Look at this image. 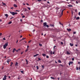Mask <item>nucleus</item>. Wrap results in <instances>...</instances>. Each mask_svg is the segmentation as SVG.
<instances>
[{"mask_svg":"<svg viewBox=\"0 0 80 80\" xmlns=\"http://www.w3.org/2000/svg\"><path fill=\"white\" fill-rule=\"evenodd\" d=\"M67 30L68 31V32H70V31L72 30V29H71L70 28H69V29L67 28Z\"/></svg>","mask_w":80,"mask_h":80,"instance_id":"obj_5","label":"nucleus"},{"mask_svg":"<svg viewBox=\"0 0 80 80\" xmlns=\"http://www.w3.org/2000/svg\"><path fill=\"white\" fill-rule=\"evenodd\" d=\"M21 72L22 73H23V71H21Z\"/></svg>","mask_w":80,"mask_h":80,"instance_id":"obj_34","label":"nucleus"},{"mask_svg":"<svg viewBox=\"0 0 80 80\" xmlns=\"http://www.w3.org/2000/svg\"><path fill=\"white\" fill-rule=\"evenodd\" d=\"M67 55H70V53L68 51H67Z\"/></svg>","mask_w":80,"mask_h":80,"instance_id":"obj_10","label":"nucleus"},{"mask_svg":"<svg viewBox=\"0 0 80 80\" xmlns=\"http://www.w3.org/2000/svg\"><path fill=\"white\" fill-rule=\"evenodd\" d=\"M58 63H62V62H61V61L60 59H59L58 61Z\"/></svg>","mask_w":80,"mask_h":80,"instance_id":"obj_16","label":"nucleus"},{"mask_svg":"<svg viewBox=\"0 0 80 80\" xmlns=\"http://www.w3.org/2000/svg\"><path fill=\"white\" fill-rule=\"evenodd\" d=\"M76 3H77V4L78 3V2H77V1H76Z\"/></svg>","mask_w":80,"mask_h":80,"instance_id":"obj_51","label":"nucleus"},{"mask_svg":"<svg viewBox=\"0 0 80 80\" xmlns=\"http://www.w3.org/2000/svg\"><path fill=\"white\" fill-rule=\"evenodd\" d=\"M53 54H55V52H53Z\"/></svg>","mask_w":80,"mask_h":80,"instance_id":"obj_54","label":"nucleus"},{"mask_svg":"<svg viewBox=\"0 0 80 80\" xmlns=\"http://www.w3.org/2000/svg\"><path fill=\"white\" fill-rule=\"evenodd\" d=\"M18 80H20V78L18 77Z\"/></svg>","mask_w":80,"mask_h":80,"instance_id":"obj_61","label":"nucleus"},{"mask_svg":"<svg viewBox=\"0 0 80 80\" xmlns=\"http://www.w3.org/2000/svg\"><path fill=\"white\" fill-rule=\"evenodd\" d=\"M69 63H70L71 64H72V63H73V62H70Z\"/></svg>","mask_w":80,"mask_h":80,"instance_id":"obj_36","label":"nucleus"},{"mask_svg":"<svg viewBox=\"0 0 80 80\" xmlns=\"http://www.w3.org/2000/svg\"><path fill=\"white\" fill-rule=\"evenodd\" d=\"M28 51V49H27L25 51V52H27Z\"/></svg>","mask_w":80,"mask_h":80,"instance_id":"obj_30","label":"nucleus"},{"mask_svg":"<svg viewBox=\"0 0 80 80\" xmlns=\"http://www.w3.org/2000/svg\"><path fill=\"white\" fill-rule=\"evenodd\" d=\"M46 27H47V28L49 27V25H46Z\"/></svg>","mask_w":80,"mask_h":80,"instance_id":"obj_28","label":"nucleus"},{"mask_svg":"<svg viewBox=\"0 0 80 80\" xmlns=\"http://www.w3.org/2000/svg\"><path fill=\"white\" fill-rule=\"evenodd\" d=\"M79 19H80V17H77L76 18V20H79Z\"/></svg>","mask_w":80,"mask_h":80,"instance_id":"obj_20","label":"nucleus"},{"mask_svg":"<svg viewBox=\"0 0 80 80\" xmlns=\"http://www.w3.org/2000/svg\"><path fill=\"white\" fill-rule=\"evenodd\" d=\"M7 77H6V75H5L4 77V79H5L6 80V79H7Z\"/></svg>","mask_w":80,"mask_h":80,"instance_id":"obj_23","label":"nucleus"},{"mask_svg":"<svg viewBox=\"0 0 80 80\" xmlns=\"http://www.w3.org/2000/svg\"><path fill=\"white\" fill-rule=\"evenodd\" d=\"M13 18V17H12V18H10V19H12Z\"/></svg>","mask_w":80,"mask_h":80,"instance_id":"obj_60","label":"nucleus"},{"mask_svg":"<svg viewBox=\"0 0 80 80\" xmlns=\"http://www.w3.org/2000/svg\"><path fill=\"white\" fill-rule=\"evenodd\" d=\"M55 47H56V46H54L53 48V50H55Z\"/></svg>","mask_w":80,"mask_h":80,"instance_id":"obj_29","label":"nucleus"},{"mask_svg":"<svg viewBox=\"0 0 80 80\" xmlns=\"http://www.w3.org/2000/svg\"><path fill=\"white\" fill-rule=\"evenodd\" d=\"M16 50V49H15V48H14L12 51V52L14 53L15 52V51Z\"/></svg>","mask_w":80,"mask_h":80,"instance_id":"obj_8","label":"nucleus"},{"mask_svg":"<svg viewBox=\"0 0 80 80\" xmlns=\"http://www.w3.org/2000/svg\"><path fill=\"white\" fill-rule=\"evenodd\" d=\"M76 70H78V67H77L76 68Z\"/></svg>","mask_w":80,"mask_h":80,"instance_id":"obj_38","label":"nucleus"},{"mask_svg":"<svg viewBox=\"0 0 80 80\" xmlns=\"http://www.w3.org/2000/svg\"><path fill=\"white\" fill-rule=\"evenodd\" d=\"M28 10H30V8L28 7Z\"/></svg>","mask_w":80,"mask_h":80,"instance_id":"obj_32","label":"nucleus"},{"mask_svg":"<svg viewBox=\"0 0 80 80\" xmlns=\"http://www.w3.org/2000/svg\"><path fill=\"white\" fill-rule=\"evenodd\" d=\"M5 17H8V14H5Z\"/></svg>","mask_w":80,"mask_h":80,"instance_id":"obj_14","label":"nucleus"},{"mask_svg":"<svg viewBox=\"0 0 80 80\" xmlns=\"http://www.w3.org/2000/svg\"><path fill=\"white\" fill-rule=\"evenodd\" d=\"M46 58H49V57H48V56H46Z\"/></svg>","mask_w":80,"mask_h":80,"instance_id":"obj_33","label":"nucleus"},{"mask_svg":"<svg viewBox=\"0 0 80 80\" xmlns=\"http://www.w3.org/2000/svg\"><path fill=\"white\" fill-rule=\"evenodd\" d=\"M38 60L40 61L41 60V59L40 58H38Z\"/></svg>","mask_w":80,"mask_h":80,"instance_id":"obj_37","label":"nucleus"},{"mask_svg":"<svg viewBox=\"0 0 80 80\" xmlns=\"http://www.w3.org/2000/svg\"><path fill=\"white\" fill-rule=\"evenodd\" d=\"M26 62H28V60H27V59H26Z\"/></svg>","mask_w":80,"mask_h":80,"instance_id":"obj_50","label":"nucleus"},{"mask_svg":"<svg viewBox=\"0 0 80 80\" xmlns=\"http://www.w3.org/2000/svg\"><path fill=\"white\" fill-rule=\"evenodd\" d=\"M23 52H22L21 53V55H22V54H23Z\"/></svg>","mask_w":80,"mask_h":80,"instance_id":"obj_58","label":"nucleus"},{"mask_svg":"<svg viewBox=\"0 0 80 80\" xmlns=\"http://www.w3.org/2000/svg\"><path fill=\"white\" fill-rule=\"evenodd\" d=\"M36 68H37V70H38L39 68L38 67V66H36Z\"/></svg>","mask_w":80,"mask_h":80,"instance_id":"obj_22","label":"nucleus"},{"mask_svg":"<svg viewBox=\"0 0 80 80\" xmlns=\"http://www.w3.org/2000/svg\"><path fill=\"white\" fill-rule=\"evenodd\" d=\"M65 9H64L63 10H62V12H61V14H62V15H63V10H64Z\"/></svg>","mask_w":80,"mask_h":80,"instance_id":"obj_15","label":"nucleus"},{"mask_svg":"<svg viewBox=\"0 0 80 80\" xmlns=\"http://www.w3.org/2000/svg\"><path fill=\"white\" fill-rule=\"evenodd\" d=\"M47 2L48 3H49V4L50 3V2H49L48 1Z\"/></svg>","mask_w":80,"mask_h":80,"instance_id":"obj_55","label":"nucleus"},{"mask_svg":"<svg viewBox=\"0 0 80 80\" xmlns=\"http://www.w3.org/2000/svg\"><path fill=\"white\" fill-rule=\"evenodd\" d=\"M2 6H4V5H6V4L5 3H4L3 2H2Z\"/></svg>","mask_w":80,"mask_h":80,"instance_id":"obj_11","label":"nucleus"},{"mask_svg":"<svg viewBox=\"0 0 80 80\" xmlns=\"http://www.w3.org/2000/svg\"><path fill=\"white\" fill-rule=\"evenodd\" d=\"M3 40H6L5 38H3Z\"/></svg>","mask_w":80,"mask_h":80,"instance_id":"obj_41","label":"nucleus"},{"mask_svg":"<svg viewBox=\"0 0 80 80\" xmlns=\"http://www.w3.org/2000/svg\"><path fill=\"white\" fill-rule=\"evenodd\" d=\"M13 63L12 62H11L10 67H12V65H13Z\"/></svg>","mask_w":80,"mask_h":80,"instance_id":"obj_13","label":"nucleus"},{"mask_svg":"<svg viewBox=\"0 0 80 80\" xmlns=\"http://www.w3.org/2000/svg\"><path fill=\"white\" fill-rule=\"evenodd\" d=\"M25 38H22V40H25Z\"/></svg>","mask_w":80,"mask_h":80,"instance_id":"obj_53","label":"nucleus"},{"mask_svg":"<svg viewBox=\"0 0 80 80\" xmlns=\"http://www.w3.org/2000/svg\"><path fill=\"white\" fill-rule=\"evenodd\" d=\"M3 80H5V79L3 78Z\"/></svg>","mask_w":80,"mask_h":80,"instance_id":"obj_64","label":"nucleus"},{"mask_svg":"<svg viewBox=\"0 0 80 80\" xmlns=\"http://www.w3.org/2000/svg\"><path fill=\"white\" fill-rule=\"evenodd\" d=\"M15 66L17 67V66H18V62H16L15 64Z\"/></svg>","mask_w":80,"mask_h":80,"instance_id":"obj_18","label":"nucleus"},{"mask_svg":"<svg viewBox=\"0 0 80 80\" xmlns=\"http://www.w3.org/2000/svg\"><path fill=\"white\" fill-rule=\"evenodd\" d=\"M70 45L71 47H73V44H72V43H70Z\"/></svg>","mask_w":80,"mask_h":80,"instance_id":"obj_9","label":"nucleus"},{"mask_svg":"<svg viewBox=\"0 0 80 80\" xmlns=\"http://www.w3.org/2000/svg\"><path fill=\"white\" fill-rule=\"evenodd\" d=\"M59 23H60V25H63V24L61 23V22H59Z\"/></svg>","mask_w":80,"mask_h":80,"instance_id":"obj_44","label":"nucleus"},{"mask_svg":"<svg viewBox=\"0 0 80 80\" xmlns=\"http://www.w3.org/2000/svg\"><path fill=\"white\" fill-rule=\"evenodd\" d=\"M13 6L15 7V8H17V5L16 4H14Z\"/></svg>","mask_w":80,"mask_h":80,"instance_id":"obj_4","label":"nucleus"},{"mask_svg":"<svg viewBox=\"0 0 80 80\" xmlns=\"http://www.w3.org/2000/svg\"><path fill=\"white\" fill-rule=\"evenodd\" d=\"M53 52L52 51L50 52V54H51V55H52V54H53Z\"/></svg>","mask_w":80,"mask_h":80,"instance_id":"obj_24","label":"nucleus"},{"mask_svg":"<svg viewBox=\"0 0 80 80\" xmlns=\"http://www.w3.org/2000/svg\"><path fill=\"white\" fill-rule=\"evenodd\" d=\"M2 35V33H0V36H1V35Z\"/></svg>","mask_w":80,"mask_h":80,"instance_id":"obj_46","label":"nucleus"},{"mask_svg":"<svg viewBox=\"0 0 80 80\" xmlns=\"http://www.w3.org/2000/svg\"><path fill=\"white\" fill-rule=\"evenodd\" d=\"M25 16H22V18H25Z\"/></svg>","mask_w":80,"mask_h":80,"instance_id":"obj_39","label":"nucleus"},{"mask_svg":"<svg viewBox=\"0 0 80 80\" xmlns=\"http://www.w3.org/2000/svg\"><path fill=\"white\" fill-rule=\"evenodd\" d=\"M8 46V43H6L5 44V45H3V48L4 49H5L7 48V47Z\"/></svg>","mask_w":80,"mask_h":80,"instance_id":"obj_1","label":"nucleus"},{"mask_svg":"<svg viewBox=\"0 0 80 80\" xmlns=\"http://www.w3.org/2000/svg\"><path fill=\"white\" fill-rule=\"evenodd\" d=\"M23 10L24 12H26L28 10V9H27L25 8H23Z\"/></svg>","mask_w":80,"mask_h":80,"instance_id":"obj_3","label":"nucleus"},{"mask_svg":"<svg viewBox=\"0 0 80 80\" xmlns=\"http://www.w3.org/2000/svg\"><path fill=\"white\" fill-rule=\"evenodd\" d=\"M42 68H44V66H43V65H42Z\"/></svg>","mask_w":80,"mask_h":80,"instance_id":"obj_48","label":"nucleus"},{"mask_svg":"<svg viewBox=\"0 0 80 80\" xmlns=\"http://www.w3.org/2000/svg\"><path fill=\"white\" fill-rule=\"evenodd\" d=\"M31 41H32V40H30V41H28V43H30V42H31Z\"/></svg>","mask_w":80,"mask_h":80,"instance_id":"obj_49","label":"nucleus"},{"mask_svg":"<svg viewBox=\"0 0 80 80\" xmlns=\"http://www.w3.org/2000/svg\"><path fill=\"white\" fill-rule=\"evenodd\" d=\"M68 7H71L72 6V5H68Z\"/></svg>","mask_w":80,"mask_h":80,"instance_id":"obj_26","label":"nucleus"},{"mask_svg":"<svg viewBox=\"0 0 80 80\" xmlns=\"http://www.w3.org/2000/svg\"><path fill=\"white\" fill-rule=\"evenodd\" d=\"M9 62H10V60L8 59V61H7V62L8 63V64H9Z\"/></svg>","mask_w":80,"mask_h":80,"instance_id":"obj_12","label":"nucleus"},{"mask_svg":"<svg viewBox=\"0 0 80 80\" xmlns=\"http://www.w3.org/2000/svg\"><path fill=\"white\" fill-rule=\"evenodd\" d=\"M75 12H77V10L75 9Z\"/></svg>","mask_w":80,"mask_h":80,"instance_id":"obj_47","label":"nucleus"},{"mask_svg":"<svg viewBox=\"0 0 80 80\" xmlns=\"http://www.w3.org/2000/svg\"><path fill=\"white\" fill-rule=\"evenodd\" d=\"M38 55H39V54H37L36 55H35L33 56L34 57H37V56H38Z\"/></svg>","mask_w":80,"mask_h":80,"instance_id":"obj_7","label":"nucleus"},{"mask_svg":"<svg viewBox=\"0 0 80 80\" xmlns=\"http://www.w3.org/2000/svg\"><path fill=\"white\" fill-rule=\"evenodd\" d=\"M18 40H17V41L16 42V43H18Z\"/></svg>","mask_w":80,"mask_h":80,"instance_id":"obj_52","label":"nucleus"},{"mask_svg":"<svg viewBox=\"0 0 80 80\" xmlns=\"http://www.w3.org/2000/svg\"><path fill=\"white\" fill-rule=\"evenodd\" d=\"M13 7L11 8V9H13Z\"/></svg>","mask_w":80,"mask_h":80,"instance_id":"obj_62","label":"nucleus"},{"mask_svg":"<svg viewBox=\"0 0 80 80\" xmlns=\"http://www.w3.org/2000/svg\"><path fill=\"white\" fill-rule=\"evenodd\" d=\"M16 52H18V50H16Z\"/></svg>","mask_w":80,"mask_h":80,"instance_id":"obj_43","label":"nucleus"},{"mask_svg":"<svg viewBox=\"0 0 80 80\" xmlns=\"http://www.w3.org/2000/svg\"><path fill=\"white\" fill-rule=\"evenodd\" d=\"M47 22H45L43 23V25L44 26H46L47 25Z\"/></svg>","mask_w":80,"mask_h":80,"instance_id":"obj_6","label":"nucleus"},{"mask_svg":"<svg viewBox=\"0 0 80 80\" xmlns=\"http://www.w3.org/2000/svg\"><path fill=\"white\" fill-rule=\"evenodd\" d=\"M70 62L69 63V65H70Z\"/></svg>","mask_w":80,"mask_h":80,"instance_id":"obj_63","label":"nucleus"},{"mask_svg":"<svg viewBox=\"0 0 80 80\" xmlns=\"http://www.w3.org/2000/svg\"><path fill=\"white\" fill-rule=\"evenodd\" d=\"M42 56H43L44 57H45V56H46V54H42Z\"/></svg>","mask_w":80,"mask_h":80,"instance_id":"obj_19","label":"nucleus"},{"mask_svg":"<svg viewBox=\"0 0 80 80\" xmlns=\"http://www.w3.org/2000/svg\"><path fill=\"white\" fill-rule=\"evenodd\" d=\"M41 22H43V20H41Z\"/></svg>","mask_w":80,"mask_h":80,"instance_id":"obj_57","label":"nucleus"},{"mask_svg":"<svg viewBox=\"0 0 80 80\" xmlns=\"http://www.w3.org/2000/svg\"><path fill=\"white\" fill-rule=\"evenodd\" d=\"M10 13L12 14V15H15L17 14V12H10Z\"/></svg>","mask_w":80,"mask_h":80,"instance_id":"obj_2","label":"nucleus"},{"mask_svg":"<svg viewBox=\"0 0 80 80\" xmlns=\"http://www.w3.org/2000/svg\"><path fill=\"white\" fill-rule=\"evenodd\" d=\"M72 61H73V60H74V58H72Z\"/></svg>","mask_w":80,"mask_h":80,"instance_id":"obj_40","label":"nucleus"},{"mask_svg":"<svg viewBox=\"0 0 80 80\" xmlns=\"http://www.w3.org/2000/svg\"><path fill=\"white\" fill-rule=\"evenodd\" d=\"M20 42H21V41H22V40H23V39H21V40H20Z\"/></svg>","mask_w":80,"mask_h":80,"instance_id":"obj_45","label":"nucleus"},{"mask_svg":"<svg viewBox=\"0 0 80 80\" xmlns=\"http://www.w3.org/2000/svg\"><path fill=\"white\" fill-rule=\"evenodd\" d=\"M73 34H76V32H73Z\"/></svg>","mask_w":80,"mask_h":80,"instance_id":"obj_31","label":"nucleus"},{"mask_svg":"<svg viewBox=\"0 0 80 80\" xmlns=\"http://www.w3.org/2000/svg\"><path fill=\"white\" fill-rule=\"evenodd\" d=\"M52 79H55V78L52 77H50Z\"/></svg>","mask_w":80,"mask_h":80,"instance_id":"obj_25","label":"nucleus"},{"mask_svg":"<svg viewBox=\"0 0 80 80\" xmlns=\"http://www.w3.org/2000/svg\"><path fill=\"white\" fill-rule=\"evenodd\" d=\"M18 50L19 51V50H20V49H18Z\"/></svg>","mask_w":80,"mask_h":80,"instance_id":"obj_59","label":"nucleus"},{"mask_svg":"<svg viewBox=\"0 0 80 80\" xmlns=\"http://www.w3.org/2000/svg\"><path fill=\"white\" fill-rule=\"evenodd\" d=\"M12 21H10L8 23V24L9 25L10 24H11V23H12Z\"/></svg>","mask_w":80,"mask_h":80,"instance_id":"obj_17","label":"nucleus"},{"mask_svg":"<svg viewBox=\"0 0 80 80\" xmlns=\"http://www.w3.org/2000/svg\"><path fill=\"white\" fill-rule=\"evenodd\" d=\"M50 26H51V27H54V25L53 24H50Z\"/></svg>","mask_w":80,"mask_h":80,"instance_id":"obj_21","label":"nucleus"},{"mask_svg":"<svg viewBox=\"0 0 80 80\" xmlns=\"http://www.w3.org/2000/svg\"><path fill=\"white\" fill-rule=\"evenodd\" d=\"M77 46H78V45L77 44H75L76 47H77Z\"/></svg>","mask_w":80,"mask_h":80,"instance_id":"obj_56","label":"nucleus"},{"mask_svg":"<svg viewBox=\"0 0 80 80\" xmlns=\"http://www.w3.org/2000/svg\"><path fill=\"white\" fill-rule=\"evenodd\" d=\"M61 43L62 45H63V43L62 42H61Z\"/></svg>","mask_w":80,"mask_h":80,"instance_id":"obj_35","label":"nucleus"},{"mask_svg":"<svg viewBox=\"0 0 80 80\" xmlns=\"http://www.w3.org/2000/svg\"><path fill=\"white\" fill-rule=\"evenodd\" d=\"M28 47H29V46H27V49H28Z\"/></svg>","mask_w":80,"mask_h":80,"instance_id":"obj_42","label":"nucleus"},{"mask_svg":"<svg viewBox=\"0 0 80 80\" xmlns=\"http://www.w3.org/2000/svg\"><path fill=\"white\" fill-rule=\"evenodd\" d=\"M39 46H40V47H42V44H40V43H39Z\"/></svg>","mask_w":80,"mask_h":80,"instance_id":"obj_27","label":"nucleus"}]
</instances>
